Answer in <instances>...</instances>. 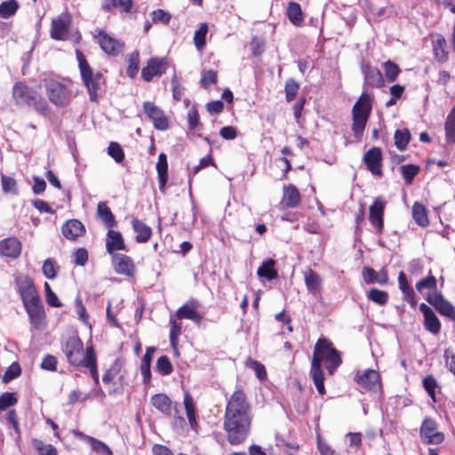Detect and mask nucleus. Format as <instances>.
<instances>
[{
  "mask_svg": "<svg viewBox=\"0 0 455 455\" xmlns=\"http://www.w3.org/2000/svg\"><path fill=\"white\" fill-rule=\"evenodd\" d=\"M426 299L440 315L455 322V307L450 301L444 299L440 291L429 292Z\"/></svg>",
  "mask_w": 455,
  "mask_h": 455,
  "instance_id": "4468645a",
  "label": "nucleus"
},
{
  "mask_svg": "<svg viewBox=\"0 0 455 455\" xmlns=\"http://www.w3.org/2000/svg\"><path fill=\"white\" fill-rule=\"evenodd\" d=\"M5 423L10 425L13 428L15 434V441L16 443H20L21 441V432L18 419V415L14 409L9 410L7 411L5 415Z\"/></svg>",
  "mask_w": 455,
  "mask_h": 455,
  "instance_id": "a18cd8bd",
  "label": "nucleus"
},
{
  "mask_svg": "<svg viewBox=\"0 0 455 455\" xmlns=\"http://www.w3.org/2000/svg\"><path fill=\"white\" fill-rule=\"evenodd\" d=\"M128 62L129 64L126 69V75L131 78H134L140 69L139 51H134L129 55Z\"/></svg>",
  "mask_w": 455,
  "mask_h": 455,
  "instance_id": "3c124183",
  "label": "nucleus"
},
{
  "mask_svg": "<svg viewBox=\"0 0 455 455\" xmlns=\"http://www.w3.org/2000/svg\"><path fill=\"white\" fill-rule=\"evenodd\" d=\"M419 172L420 166L418 164H403L400 167V172L406 185H411Z\"/></svg>",
  "mask_w": 455,
  "mask_h": 455,
  "instance_id": "37998d69",
  "label": "nucleus"
},
{
  "mask_svg": "<svg viewBox=\"0 0 455 455\" xmlns=\"http://www.w3.org/2000/svg\"><path fill=\"white\" fill-rule=\"evenodd\" d=\"M43 273L48 279H54L57 276L54 259H47L42 267Z\"/></svg>",
  "mask_w": 455,
  "mask_h": 455,
  "instance_id": "338daca9",
  "label": "nucleus"
},
{
  "mask_svg": "<svg viewBox=\"0 0 455 455\" xmlns=\"http://www.w3.org/2000/svg\"><path fill=\"white\" fill-rule=\"evenodd\" d=\"M20 4L16 0H8L0 4V18L8 19L14 15Z\"/></svg>",
  "mask_w": 455,
  "mask_h": 455,
  "instance_id": "de8ad7c7",
  "label": "nucleus"
},
{
  "mask_svg": "<svg viewBox=\"0 0 455 455\" xmlns=\"http://www.w3.org/2000/svg\"><path fill=\"white\" fill-rule=\"evenodd\" d=\"M419 310L424 316L425 329L435 335L438 334L441 331V323L433 309L425 303H421Z\"/></svg>",
  "mask_w": 455,
  "mask_h": 455,
  "instance_id": "5701e85b",
  "label": "nucleus"
},
{
  "mask_svg": "<svg viewBox=\"0 0 455 455\" xmlns=\"http://www.w3.org/2000/svg\"><path fill=\"white\" fill-rule=\"evenodd\" d=\"M97 216L108 229L114 228L117 225L115 215L105 202L98 204Z\"/></svg>",
  "mask_w": 455,
  "mask_h": 455,
  "instance_id": "2f4dec72",
  "label": "nucleus"
},
{
  "mask_svg": "<svg viewBox=\"0 0 455 455\" xmlns=\"http://www.w3.org/2000/svg\"><path fill=\"white\" fill-rule=\"evenodd\" d=\"M443 358L445 366L455 376V353L451 349L447 348L444 350Z\"/></svg>",
  "mask_w": 455,
  "mask_h": 455,
  "instance_id": "774afa93",
  "label": "nucleus"
},
{
  "mask_svg": "<svg viewBox=\"0 0 455 455\" xmlns=\"http://www.w3.org/2000/svg\"><path fill=\"white\" fill-rule=\"evenodd\" d=\"M156 369L162 376L171 375L173 371V366L167 355H161L157 359Z\"/></svg>",
  "mask_w": 455,
  "mask_h": 455,
  "instance_id": "5fc2aeb1",
  "label": "nucleus"
},
{
  "mask_svg": "<svg viewBox=\"0 0 455 455\" xmlns=\"http://www.w3.org/2000/svg\"><path fill=\"white\" fill-rule=\"evenodd\" d=\"M300 202L301 195L293 184L283 186V195L281 203L285 208H296L300 204Z\"/></svg>",
  "mask_w": 455,
  "mask_h": 455,
  "instance_id": "a878e982",
  "label": "nucleus"
},
{
  "mask_svg": "<svg viewBox=\"0 0 455 455\" xmlns=\"http://www.w3.org/2000/svg\"><path fill=\"white\" fill-rule=\"evenodd\" d=\"M108 154L118 164L124 160V152L117 142H110L108 148Z\"/></svg>",
  "mask_w": 455,
  "mask_h": 455,
  "instance_id": "052dcab7",
  "label": "nucleus"
},
{
  "mask_svg": "<svg viewBox=\"0 0 455 455\" xmlns=\"http://www.w3.org/2000/svg\"><path fill=\"white\" fill-rule=\"evenodd\" d=\"M305 283L309 292L315 295L322 290L323 280L318 273L309 268L304 274Z\"/></svg>",
  "mask_w": 455,
  "mask_h": 455,
  "instance_id": "473e14b6",
  "label": "nucleus"
},
{
  "mask_svg": "<svg viewBox=\"0 0 455 455\" xmlns=\"http://www.w3.org/2000/svg\"><path fill=\"white\" fill-rule=\"evenodd\" d=\"M12 94L18 104L32 107L43 116L49 115L50 108L47 101L33 88L19 82L14 84Z\"/></svg>",
  "mask_w": 455,
  "mask_h": 455,
  "instance_id": "39448f33",
  "label": "nucleus"
},
{
  "mask_svg": "<svg viewBox=\"0 0 455 455\" xmlns=\"http://www.w3.org/2000/svg\"><path fill=\"white\" fill-rule=\"evenodd\" d=\"M445 138L448 143H455V106L447 116L445 124Z\"/></svg>",
  "mask_w": 455,
  "mask_h": 455,
  "instance_id": "ea45409f",
  "label": "nucleus"
},
{
  "mask_svg": "<svg viewBox=\"0 0 455 455\" xmlns=\"http://www.w3.org/2000/svg\"><path fill=\"white\" fill-rule=\"evenodd\" d=\"M286 15L294 26H300L304 21V13L300 5L296 2H290L287 6Z\"/></svg>",
  "mask_w": 455,
  "mask_h": 455,
  "instance_id": "4c0bfd02",
  "label": "nucleus"
},
{
  "mask_svg": "<svg viewBox=\"0 0 455 455\" xmlns=\"http://www.w3.org/2000/svg\"><path fill=\"white\" fill-rule=\"evenodd\" d=\"M252 420L251 406L242 389L235 390L228 401L223 428L232 445L243 443L249 435Z\"/></svg>",
  "mask_w": 455,
  "mask_h": 455,
  "instance_id": "f257e3e1",
  "label": "nucleus"
},
{
  "mask_svg": "<svg viewBox=\"0 0 455 455\" xmlns=\"http://www.w3.org/2000/svg\"><path fill=\"white\" fill-rule=\"evenodd\" d=\"M386 203L378 197L369 207V220L377 235H381L384 231V213Z\"/></svg>",
  "mask_w": 455,
  "mask_h": 455,
  "instance_id": "ddd939ff",
  "label": "nucleus"
},
{
  "mask_svg": "<svg viewBox=\"0 0 455 455\" xmlns=\"http://www.w3.org/2000/svg\"><path fill=\"white\" fill-rule=\"evenodd\" d=\"M420 440L425 444H441L444 441V434L438 430L437 422L432 418H425L419 428Z\"/></svg>",
  "mask_w": 455,
  "mask_h": 455,
  "instance_id": "9d476101",
  "label": "nucleus"
},
{
  "mask_svg": "<svg viewBox=\"0 0 455 455\" xmlns=\"http://www.w3.org/2000/svg\"><path fill=\"white\" fill-rule=\"evenodd\" d=\"M72 25V17L68 12H62L52 20L50 35L57 41L70 40V28Z\"/></svg>",
  "mask_w": 455,
  "mask_h": 455,
  "instance_id": "1a4fd4ad",
  "label": "nucleus"
},
{
  "mask_svg": "<svg viewBox=\"0 0 455 455\" xmlns=\"http://www.w3.org/2000/svg\"><path fill=\"white\" fill-rule=\"evenodd\" d=\"M72 434L75 437L81 439V440L86 442L87 443H89L91 445L92 449L95 452L99 453L100 455H112L113 454L111 450L109 449V447L105 443H103L92 436L87 435L84 433H83L77 429H73Z\"/></svg>",
  "mask_w": 455,
  "mask_h": 455,
  "instance_id": "393cba45",
  "label": "nucleus"
},
{
  "mask_svg": "<svg viewBox=\"0 0 455 455\" xmlns=\"http://www.w3.org/2000/svg\"><path fill=\"white\" fill-rule=\"evenodd\" d=\"M183 403L190 427L197 433L199 424L196 419V407L192 395L188 392L184 395Z\"/></svg>",
  "mask_w": 455,
  "mask_h": 455,
  "instance_id": "7c9ffc66",
  "label": "nucleus"
},
{
  "mask_svg": "<svg viewBox=\"0 0 455 455\" xmlns=\"http://www.w3.org/2000/svg\"><path fill=\"white\" fill-rule=\"evenodd\" d=\"M21 374V368L19 363H12L7 370L4 371L3 376V382L9 383L12 379L18 378Z\"/></svg>",
  "mask_w": 455,
  "mask_h": 455,
  "instance_id": "680f3d73",
  "label": "nucleus"
},
{
  "mask_svg": "<svg viewBox=\"0 0 455 455\" xmlns=\"http://www.w3.org/2000/svg\"><path fill=\"white\" fill-rule=\"evenodd\" d=\"M299 87V84L294 78H289L286 80L284 85V93L287 102L290 103L296 99Z\"/></svg>",
  "mask_w": 455,
  "mask_h": 455,
  "instance_id": "8fccbe9b",
  "label": "nucleus"
},
{
  "mask_svg": "<svg viewBox=\"0 0 455 455\" xmlns=\"http://www.w3.org/2000/svg\"><path fill=\"white\" fill-rule=\"evenodd\" d=\"M362 71L364 76L363 88H382L385 85V80L379 69L371 67L369 64L363 65Z\"/></svg>",
  "mask_w": 455,
  "mask_h": 455,
  "instance_id": "6ab92c4d",
  "label": "nucleus"
},
{
  "mask_svg": "<svg viewBox=\"0 0 455 455\" xmlns=\"http://www.w3.org/2000/svg\"><path fill=\"white\" fill-rule=\"evenodd\" d=\"M208 33L207 23H201L198 29L195 32L194 43L197 50H202L206 44V35Z\"/></svg>",
  "mask_w": 455,
  "mask_h": 455,
  "instance_id": "6e6d98bb",
  "label": "nucleus"
},
{
  "mask_svg": "<svg viewBox=\"0 0 455 455\" xmlns=\"http://www.w3.org/2000/svg\"><path fill=\"white\" fill-rule=\"evenodd\" d=\"M395 145L400 151H403L406 149L410 140H411V132L409 129H398L395 131L394 135Z\"/></svg>",
  "mask_w": 455,
  "mask_h": 455,
  "instance_id": "a19ab883",
  "label": "nucleus"
},
{
  "mask_svg": "<svg viewBox=\"0 0 455 455\" xmlns=\"http://www.w3.org/2000/svg\"><path fill=\"white\" fill-rule=\"evenodd\" d=\"M170 324H171L170 342L172 347H175L178 343L179 337L180 336V334L182 332L183 325H182L181 320L177 318V315L176 316L171 315Z\"/></svg>",
  "mask_w": 455,
  "mask_h": 455,
  "instance_id": "79ce46f5",
  "label": "nucleus"
},
{
  "mask_svg": "<svg viewBox=\"0 0 455 455\" xmlns=\"http://www.w3.org/2000/svg\"><path fill=\"white\" fill-rule=\"evenodd\" d=\"M42 84L48 100L57 108L68 107L75 96L72 81L68 78L47 76L42 80Z\"/></svg>",
  "mask_w": 455,
  "mask_h": 455,
  "instance_id": "20e7f679",
  "label": "nucleus"
},
{
  "mask_svg": "<svg viewBox=\"0 0 455 455\" xmlns=\"http://www.w3.org/2000/svg\"><path fill=\"white\" fill-rule=\"evenodd\" d=\"M383 68L386 78L390 83L395 82L397 79L400 73L402 72L399 66L392 60H387L384 62Z\"/></svg>",
  "mask_w": 455,
  "mask_h": 455,
  "instance_id": "603ef678",
  "label": "nucleus"
},
{
  "mask_svg": "<svg viewBox=\"0 0 455 455\" xmlns=\"http://www.w3.org/2000/svg\"><path fill=\"white\" fill-rule=\"evenodd\" d=\"M363 277L366 283L385 285L388 282V273L385 267L377 272L370 267H365L363 269Z\"/></svg>",
  "mask_w": 455,
  "mask_h": 455,
  "instance_id": "bb28decb",
  "label": "nucleus"
},
{
  "mask_svg": "<svg viewBox=\"0 0 455 455\" xmlns=\"http://www.w3.org/2000/svg\"><path fill=\"white\" fill-rule=\"evenodd\" d=\"M275 260L268 259L262 262L257 270V275L261 278H266L269 281L278 277L277 270L275 269Z\"/></svg>",
  "mask_w": 455,
  "mask_h": 455,
  "instance_id": "e433bc0d",
  "label": "nucleus"
},
{
  "mask_svg": "<svg viewBox=\"0 0 455 455\" xmlns=\"http://www.w3.org/2000/svg\"><path fill=\"white\" fill-rule=\"evenodd\" d=\"M188 128L190 130H197L203 127L200 123V116L198 110L196 108H191L188 113Z\"/></svg>",
  "mask_w": 455,
  "mask_h": 455,
  "instance_id": "e2e57ef3",
  "label": "nucleus"
},
{
  "mask_svg": "<svg viewBox=\"0 0 455 455\" xmlns=\"http://www.w3.org/2000/svg\"><path fill=\"white\" fill-rule=\"evenodd\" d=\"M330 375H333L342 363L341 353L337 350L331 340L326 338H319L316 341L311 361V367L322 368V363Z\"/></svg>",
  "mask_w": 455,
  "mask_h": 455,
  "instance_id": "7ed1b4c3",
  "label": "nucleus"
},
{
  "mask_svg": "<svg viewBox=\"0 0 455 455\" xmlns=\"http://www.w3.org/2000/svg\"><path fill=\"white\" fill-rule=\"evenodd\" d=\"M156 171L159 180V188L164 192L168 180V161L167 156L164 153H161L158 156Z\"/></svg>",
  "mask_w": 455,
  "mask_h": 455,
  "instance_id": "c9c22d12",
  "label": "nucleus"
},
{
  "mask_svg": "<svg viewBox=\"0 0 455 455\" xmlns=\"http://www.w3.org/2000/svg\"><path fill=\"white\" fill-rule=\"evenodd\" d=\"M398 286L403 295V299L407 301L411 307H415L417 305L415 292L413 288L410 285L406 275L403 271L398 275Z\"/></svg>",
  "mask_w": 455,
  "mask_h": 455,
  "instance_id": "c756f323",
  "label": "nucleus"
},
{
  "mask_svg": "<svg viewBox=\"0 0 455 455\" xmlns=\"http://www.w3.org/2000/svg\"><path fill=\"white\" fill-rule=\"evenodd\" d=\"M169 68L166 58L152 57L141 69V77L145 82H151L155 76H162Z\"/></svg>",
  "mask_w": 455,
  "mask_h": 455,
  "instance_id": "9b49d317",
  "label": "nucleus"
},
{
  "mask_svg": "<svg viewBox=\"0 0 455 455\" xmlns=\"http://www.w3.org/2000/svg\"><path fill=\"white\" fill-rule=\"evenodd\" d=\"M61 350L70 365L79 369L86 363L87 347L84 348V343L78 335H71L62 340Z\"/></svg>",
  "mask_w": 455,
  "mask_h": 455,
  "instance_id": "6e6552de",
  "label": "nucleus"
},
{
  "mask_svg": "<svg viewBox=\"0 0 455 455\" xmlns=\"http://www.w3.org/2000/svg\"><path fill=\"white\" fill-rule=\"evenodd\" d=\"M111 257L112 266L117 274L127 276H132L134 275L136 268L133 259L130 256L117 253Z\"/></svg>",
  "mask_w": 455,
  "mask_h": 455,
  "instance_id": "a211bd4d",
  "label": "nucleus"
},
{
  "mask_svg": "<svg viewBox=\"0 0 455 455\" xmlns=\"http://www.w3.org/2000/svg\"><path fill=\"white\" fill-rule=\"evenodd\" d=\"M355 381L357 385L367 391H376L381 387L380 375L377 371L367 369L363 371H358L355 376Z\"/></svg>",
  "mask_w": 455,
  "mask_h": 455,
  "instance_id": "2eb2a0df",
  "label": "nucleus"
},
{
  "mask_svg": "<svg viewBox=\"0 0 455 455\" xmlns=\"http://www.w3.org/2000/svg\"><path fill=\"white\" fill-rule=\"evenodd\" d=\"M106 250L107 252L111 256L117 254V251H129L122 234L119 231L114 230L113 228L108 229L107 232Z\"/></svg>",
  "mask_w": 455,
  "mask_h": 455,
  "instance_id": "aec40b11",
  "label": "nucleus"
},
{
  "mask_svg": "<svg viewBox=\"0 0 455 455\" xmlns=\"http://www.w3.org/2000/svg\"><path fill=\"white\" fill-rule=\"evenodd\" d=\"M95 38L101 50L109 56H117L122 53L124 49V42L116 39L102 29L97 30Z\"/></svg>",
  "mask_w": 455,
  "mask_h": 455,
  "instance_id": "f8f14e48",
  "label": "nucleus"
},
{
  "mask_svg": "<svg viewBox=\"0 0 455 455\" xmlns=\"http://www.w3.org/2000/svg\"><path fill=\"white\" fill-rule=\"evenodd\" d=\"M383 157L382 150L379 148L373 147L370 148L363 156L364 164L371 174L382 177L383 176Z\"/></svg>",
  "mask_w": 455,
  "mask_h": 455,
  "instance_id": "dca6fc26",
  "label": "nucleus"
},
{
  "mask_svg": "<svg viewBox=\"0 0 455 455\" xmlns=\"http://www.w3.org/2000/svg\"><path fill=\"white\" fill-rule=\"evenodd\" d=\"M151 405L164 416L171 417L174 410L178 413L177 404L165 394H156L150 398Z\"/></svg>",
  "mask_w": 455,
  "mask_h": 455,
  "instance_id": "412c9836",
  "label": "nucleus"
},
{
  "mask_svg": "<svg viewBox=\"0 0 455 455\" xmlns=\"http://www.w3.org/2000/svg\"><path fill=\"white\" fill-rule=\"evenodd\" d=\"M44 287L45 291L46 302L48 305L54 307H62V303L60 301L57 295L52 291L50 284L47 282L44 283Z\"/></svg>",
  "mask_w": 455,
  "mask_h": 455,
  "instance_id": "69168bd1",
  "label": "nucleus"
},
{
  "mask_svg": "<svg viewBox=\"0 0 455 455\" xmlns=\"http://www.w3.org/2000/svg\"><path fill=\"white\" fill-rule=\"evenodd\" d=\"M433 53L435 60L439 63H444L449 59V53L446 50V40L442 35H438L433 42Z\"/></svg>",
  "mask_w": 455,
  "mask_h": 455,
  "instance_id": "f704fd0d",
  "label": "nucleus"
},
{
  "mask_svg": "<svg viewBox=\"0 0 455 455\" xmlns=\"http://www.w3.org/2000/svg\"><path fill=\"white\" fill-rule=\"evenodd\" d=\"M1 185L2 190L4 194H12L15 196L19 194L18 184L15 179L2 174Z\"/></svg>",
  "mask_w": 455,
  "mask_h": 455,
  "instance_id": "864d4df0",
  "label": "nucleus"
},
{
  "mask_svg": "<svg viewBox=\"0 0 455 455\" xmlns=\"http://www.w3.org/2000/svg\"><path fill=\"white\" fill-rule=\"evenodd\" d=\"M143 110L146 116L153 122L154 127L160 131L167 130L169 122L164 111L153 102L143 103Z\"/></svg>",
  "mask_w": 455,
  "mask_h": 455,
  "instance_id": "f3484780",
  "label": "nucleus"
},
{
  "mask_svg": "<svg viewBox=\"0 0 455 455\" xmlns=\"http://www.w3.org/2000/svg\"><path fill=\"white\" fill-rule=\"evenodd\" d=\"M84 225L76 219L68 220L61 227L63 236L68 240L75 241L85 234Z\"/></svg>",
  "mask_w": 455,
  "mask_h": 455,
  "instance_id": "b1692460",
  "label": "nucleus"
},
{
  "mask_svg": "<svg viewBox=\"0 0 455 455\" xmlns=\"http://www.w3.org/2000/svg\"><path fill=\"white\" fill-rule=\"evenodd\" d=\"M412 217L415 222L420 227L425 228L429 224L427 210L419 202H416L412 206Z\"/></svg>",
  "mask_w": 455,
  "mask_h": 455,
  "instance_id": "58836bf2",
  "label": "nucleus"
},
{
  "mask_svg": "<svg viewBox=\"0 0 455 455\" xmlns=\"http://www.w3.org/2000/svg\"><path fill=\"white\" fill-rule=\"evenodd\" d=\"M18 403L15 393L5 392L0 396V411H5Z\"/></svg>",
  "mask_w": 455,
  "mask_h": 455,
  "instance_id": "0e129e2a",
  "label": "nucleus"
},
{
  "mask_svg": "<svg viewBox=\"0 0 455 455\" xmlns=\"http://www.w3.org/2000/svg\"><path fill=\"white\" fill-rule=\"evenodd\" d=\"M436 286H437L436 278L433 275H431V273L427 277L419 280L415 285L416 290L419 292H422L425 289L432 290L433 292L437 291Z\"/></svg>",
  "mask_w": 455,
  "mask_h": 455,
  "instance_id": "4d7b16f0",
  "label": "nucleus"
},
{
  "mask_svg": "<svg viewBox=\"0 0 455 455\" xmlns=\"http://www.w3.org/2000/svg\"><path fill=\"white\" fill-rule=\"evenodd\" d=\"M423 387L431 397L434 403L436 402L435 389L438 387L436 379L433 375L426 376L422 380Z\"/></svg>",
  "mask_w": 455,
  "mask_h": 455,
  "instance_id": "bf43d9fd",
  "label": "nucleus"
},
{
  "mask_svg": "<svg viewBox=\"0 0 455 455\" xmlns=\"http://www.w3.org/2000/svg\"><path fill=\"white\" fill-rule=\"evenodd\" d=\"M310 376L314 381V384L317 389V392L320 395H324L326 394V390L324 387V373L323 368L310 369Z\"/></svg>",
  "mask_w": 455,
  "mask_h": 455,
  "instance_id": "c03bdc74",
  "label": "nucleus"
},
{
  "mask_svg": "<svg viewBox=\"0 0 455 455\" xmlns=\"http://www.w3.org/2000/svg\"><path fill=\"white\" fill-rule=\"evenodd\" d=\"M371 112V98L367 92H363L352 109V131L356 138L363 135Z\"/></svg>",
  "mask_w": 455,
  "mask_h": 455,
  "instance_id": "0eeeda50",
  "label": "nucleus"
},
{
  "mask_svg": "<svg viewBox=\"0 0 455 455\" xmlns=\"http://www.w3.org/2000/svg\"><path fill=\"white\" fill-rule=\"evenodd\" d=\"M218 82L217 71L213 69L203 70L200 80L201 86L209 89L211 85L216 84Z\"/></svg>",
  "mask_w": 455,
  "mask_h": 455,
  "instance_id": "13d9d810",
  "label": "nucleus"
},
{
  "mask_svg": "<svg viewBox=\"0 0 455 455\" xmlns=\"http://www.w3.org/2000/svg\"><path fill=\"white\" fill-rule=\"evenodd\" d=\"M33 448L38 455H58V450L52 444L44 443L42 440L34 438L31 441Z\"/></svg>",
  "mask_w": 455,
  "mask_h": 455,
  "instance_id": "49530a36",
  "label": "nucleus"
},
{
  "mask_svg": "<svg viewBox=\"0 0 455 455\" xmlns=\"http://www.w3.org/2000/svg\"><path fill=\"white\" fill-rule=\"evenodd\" d=\"M82 368H87L92 377L96 385L99 384V373L97 364V354L93 346L87 347V359L86 363L83 364Z\"/></svg>",
  "mask_w": 455,
  "mask_h": 455,
  "instance_id": "72a5a7b5",
  "label": "nucleus"
},
{
  "mask_svg": "<svg viewBox=\"0 0 455 455\" xmlns=\"http://www.w3.org/2000/svg\"><path fill=\"white\" fill-rule=\"evenodd\" d=\"M22 244L14 237H7L0 241V255L7 258L17 259L21 253Z\"/></svg>",
  "mask_w": 455,
  "mask_h": 455,
  "instance_id": "4be33fe9",
  "label": "nucleus"
},
{
  "mask_svg": "<svg viewBox=\"0 0 455 455\" xmlns=\"http://www.w3.org/2000/svg\"><path fill=\"white\" fill-rule=\"evenodd\" d=\"M197 305L194 301L185 303L177 310V318L180 320L188 319L196 323L202 320V315L198 312Z\"/></svg>",
  "mask_w": 455,
  "mask_h": 455,
  "instance_id": "cd10ccee",
  "label": "nucleus"
},
{
  "mask_svg": "<svg viewBox=\"0 0 455 455\" xmlns=\"http://www.w3.org/2000/svg\"><path fill=\"white\" fill-rule=\"evenodd\" d=\"M15 285L31 325L37 331L43 330L46 315L33 280L28 275H20L15 279Z\"/></svg>",
  "mask_w": 455,
  "mask_h": 455,
  "instance_id": "f03ea898",
  "label": "nucleus"
},
{
  "mask_svg": "<svg viewBox=\"0 0 455 455\" xmlns=\"http://www.w3.org/2000/svg\"><path fill=\"white\" fill-rule=\"evenodd\" d=\"M367 298L369 300L379 305L385 306L388 302V293L385 291L372 288L368 291Z\"/></svg>",
  "mask_w": 455,
  "mask_h": 455,
  "instance_id": "09e8293b",
  "label": "nucleus"
},
{
  "mask_svg": "<svg viewBox=\"0 0 455 455\" xmlns=\"http://www.w3.org/2000/svg\"><path fill=\"white\" fill-rule=\"evenodd\" d=\"M78 67L82 80L89 92L90 100L96 102L98 100V92L103 81L101 72H94L80 50L76 51Z\"/></svg>",
  "mask_w": 455,
  "mask_h": 455,
  "instance_id": "423d86ee",
  "label": "nucleus"
},
{
  "mask_svg": "<svg viewBox=\"0 0 455 455\" xmlns=\"http://www.w3.org/2000/svg\"><path fill=\"white\" fill-rule=\"evenodd\" d=\"M132 228L136 233L135 241L139 243H148L152 236V229L138 218L132 220Z\"/></svg>",
  "mask_w": 455,
  "mask_h": 455,
  "instance_id": "c85d7f7f",
  "label": "nucleus"
}]
</instances>
